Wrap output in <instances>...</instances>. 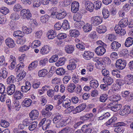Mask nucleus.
<instances>
[{"label":"nucleus","mask_w":133,"mask_h":133,"mask_svg":"<svg viewBox=\"0 0 133 133\" xmlns=\"http://www.w3.org/2000/svg\"><path fill=\"white\" fill-rule=\"evenodd\" d=\"M110 100L114 102H117L120 100L121 97L119 95H113L110 97Z\"/></svg>","instance_id":"46"},{"label":"nucleus","mask_w":133,"mask_h":133,"mask_svg":"<svg viewBox=\"0 0 133 133\" xmlns=\"http://www.w3.org/2000/svg\"><path fill=\"white\" fill-rule=\"evenodd\" d=\"M47 34L48 35V38L50 39H52L57 36L56 31L53 30H49Z\"/></svg>","instance_id":"23"},{"label":"nucleus","mask_w":133,"mask_h":133,"mask_svg":"<svg viewBox=\"0 0 133 133\" xmlns=\"http://www.w3.org/2000/svg\"><path fill=\"white\" fill-rule=\"evenodd\" d=\"M72 128L69 127H66L63 129L58 133H68L70 131H72Z\"/></svg>","instance_id":"50"},{"label":"nucleus","mask_w":133,"mask_h":133,"mask_svg":"<svg viewBox=\"0 0 133 133\" xmlns=\"http://www.w3.org/2000/svg\"><path fill=\"white\" fill-rule=\"evenodd\" d=\"M74 46L71 45H66L65 50L66 53L71 54L73 52L74 50Z\"/></svg>","instance_id":"21"},{"label":"nucleus","mask_w":133,"mask_h":133,"mask_svg":"<svg viewBox=\"0 0 133 133\" xmlns=\"http://www.w3.org/2000/svg\"><path fill=\"white\" fill-rule=\"evenodd\" d=\"M14 96L15 99L18 100L21 99L23 97V95L21 92H15Z\"/></svg>","instance_id":"49"},{"label":"nucleus","mask_w":133,"mask_h":133,"mask_svg":"<svg viewBox=\"0 0 133 133\" xmlns=\"http://www.w3.org/2000/svg\"><path fill=\"white\" fill-rule=\"evenodd\" d=\"M42 115L44 117H50L52 114V112L48 111L44 109H43L41 111Z\"/></svg>","instance_id":"31"},{"label":"nucleus","mask_w":133,"mask_h":133,"mask_svg":"<svg viewBox=\"0 0 133 133\" xmlns=\"http://www.w3.org/2000/svg\"><path fill=\"white\" fill-rule=\"evenodd\" d=\"M131 95L130 92H122L121 95L124 97H127L128 101H130L132 99L131 98Z\"/></svg>","instance_id":"37"},{"label":"nucleus","mask_w":133,"mask_h":133,"mask_svg":"<svg viewBox=\"0 0 133 133\" xmlns=\"http://www.w3.org/2000/svg\"><path fill=\"white\" fill-rule=\"evenodd\" d=\"M22 9L23 8L21 5L19 4H18L14 6L13 9L15 11L18 12L22 10Z\"/></svg>","instance_id":"57"},{"label":"nucleus","mask_w":133,"mask_h":133,"mask_svg":"<svg viewBox=\"0 0 133 133\" xmlns=\"http://www.w3.org/2000/svg\"><path fill=\"white\" fill-rule=\"evenodd\" d=\"M13 35L14 37L18 36L19 37H21L24 36V33L23 32L20 30H17L14 31Z\"/></svg>","instance_id":"48"},{"label":"nucleus","mask_w":133,"mask_h":133,"mask_svg":"<svg viewBox=\"0 0 133 133\" xmlns=\"http://www.w3.org/2000/svg\"><path fill=\"white\" fill-rule=\"evenodd\" d=\"M93 4L94 8L96 10L99 9L101 6V2L99 1L95 2Z\"/></svg>","instance_id":"47"},{"label":"nucleus","mask_w":133,"mask_h":133,"mask_svg":"<svg viewBox=\"0 0 133 133\" xmlns=\"http://www.w3.org/2000/svg\"><path fill=\"white\" fill-rule=\"evenodd\" d=\"M122 107L121 104H116L114 102L109 103L106 106L107 108L115 112L120 109Z\"/></svg>","instance_id":"2"},{"label":"nucleus","mask_w":133,"mask_h":133,"mask_svg":"<svg viewBox=\"0 0 133 133\" xmlns=\"http://www.w3.org/2000/svg\"><path fill=\"white\" fill-rule=\"evenodd\" d=\"M84 45V44L83 42H80L76 44V46L77 48L79 49L80 50L83 51L85 49Z\"/></svg>","instance_id":"45"},{"label":"nucleus","mask_w":133,"mask_h":133,"mask_svg":"<svg viewBox=\"0 0 133 133\" xmlns=\"http://www.w3.org/2000/svg\"><path fill=\"white\" fill-rule=\"evenodd\" d=\"M51 123V121L50 119H46L45 118L42 119L39 123L38 125L39 127L42 126V129L45 130L49 129Z\"/></svg>","instance_id":"1"},{"label":"nucleus","mask_w":133,"mask_h":133,"mask_svg":"<svg viewBox=\"0 0 133 133\" xmlns=\"http://www.w3.org/2000/svg\"><path fill=\"white\" fill-rule=\"evenodd\" d=\"M48 72V71L46 69H43L38 71V76L40 77H44L47 75Z\"/></svg>","instance_id":"42"},{"label":"nucleus","mask_w":133,"mask_h":133,"mask_svg":"<svg viewBox=\"0 0 133 133\" xmlns=\"http://www.w3.org/2000/svg\"><path fill=\"white\" fill-rule=\"evenodd\" d=\"M128 51L126 49H124L121 50L119 52V55L121 57H127L128 55Z\"/></svg>","instance_id":"32"},{"label":"nucleus","mask_w":133,"mask_h":133,"mask_svg":"<svg viewBox=\"0 0 133 133\" xmlns=\"http://www.w3.org/2000/svg\"><path fill=\"white\" fill-rule=\"evenodd\" d=\"M91 24L94 25H98L102 22V18L99 16H94L91 18Z\"/></svg>","instance_id":"5"},{"label":"nucleus","mask_w":133,"mask_h":133,"mask_svg":"<svg viewBox=\"0 0 133 133\" xmlns=\"http://www.w3.org/2000/svg\"><path fill=\"white\" fill-rule=\"evenodd\" d=\"M26 41L25 38L23 37H18L17 40V44H24Z\"/></svg>","instance_id":"56"},{"label":"nucleus","mask_w":133,"mask_h":133,"mask_svg":"<svg viewBox=\"0 0 133 133\" xmlns=\"http://www.w3.org/2000/svg\"><path fill=\"white\" fill-rule=\"evenodd\" d=\"M22 30L24 33H25L27 34L31 33L32 31V29L31 28L27 27L26 26H23L22 27Z\"/></svg>","instance_id":"53"},{"label":"nucleus","mask_w":133,"mask_h":133,"mask_svg":"<svg viewBox=\"0 0 133 133\" xmlns=\"http://www.w3.org/2000/svg\"><path fill=\"white\" fill-rule=\"evenodd\" d=\"M37 123L36 121H35L32 122L31 124L29 127V129L30 131H32L34 130L37 127Z\"/></svg>","instance_id":"52"},{"label":"nucleus","mask_w":133,"mask_h":133,"mask_svg":"<svg viewBox=\"0 0 133 133\" xmlns=\"http://www.w3.org/2000/svg\"><path fill=\"white\" fill-rule=\"evenodd\" d=\"M10 18L12 20H17L20 17L18 14L16 12H15L11 14Z\"/></svg>","instance_id":"51"},{"label":"nucleus","mask_w":133,"mask_h":133,"mask_svg":"<svg viewBox=\"0 0 133 133\" xmlns=\"http://www.w3.org/2000/svg\"><path fill=\"white\" fill-rule=\"evenodd\" d=\"M12 107L13 108L15 109L16 110L19 111L21 108V106H19V101L15 99L12 104Z\"/></svg>","instance_id":"25"},{"label":"nucleus","mask_w":133,"mask_h":133,"mask_svg":"<svg viewBox=\"0 0 133 133\" xmlns=\"http://www.w3.org/2000/svg\"><path fill=\"white\" fill-rule=\"evenodd\" d=\"M121 46V44L117 41H114L111 44V48L115 51H117Z\"/></svg>","instance_id":"15"},{"label":"nucleus","mask_w":133,"mask_h":133,"mask_svg":"<svg viewBox=\"0 0 133 133\" xmlns=\"http://www.w3.org/2000/svg\"><path fill=\"white\" fill-rule=\"evenodd\" d=\"M50 48L47 45H44L42 47L40 51L41 53L43 54H48L49 52Z\"/></svg>","instance_id":"24"},{"label":"nucleus","mask_w":133,"mask_h":133,"mask_svg":"<svg viewBox=\"0 0 133 133\" xmlns=\"http://www.w3.org/2000/svg\"><path fill=\"white\" fill-rule=\"evenodd\" d=\"M0 12L3 14L6 15L9 12V10L7 8L2 7L0 9Z\"/></svg>","instance_id":"63"},{"label":"nucleus","mask_w":133,"mask_h":133,"mask_svg":"<svg viewBox=\"0 0 133 133\" xmlns=\"http://www.w3.org/2000/svg\"><path fill=\"white\" fill-rule=\"evenodd\" d=\"M94 53L89 51H85L83 54V58L85 59L89 60L93 57Z\"/></svg>","instance_id":"16"},{"label":"nucleus","mask_w":133,"mask_h":133,"mask_svg":"<svg viewBox=\"0 0 133 133\" xmlns=\"http://www.w3.org/2000/svg\"><path fill=\"white\" fill-rule=\"evenodd\" d=\"M49 18V16L48 15H45L41 17L40 20L42 23H46L47 22Z\"/></svg>","instance_id":"55"},{"label":"nucleus","mask_w":133,"mask_h":133,"mask_svg":"<svg viewBox=\"0 0 133 133\" xmlns=\"http://www.w3.org/2000/svg\"><path fill=\"white\" fill-rule=\"evenodd\" d=\"M86 104L82 103L79 105L75 108V111L77 112H79L83 110L86 108Z\"/></svg>","instance_id":"22"},{"label":"nucleus","mask_w":133,"mask_h":133,"mask_svg":"<svg viewBox=\"0 0 133 133\" xmlns=\"http://www.w3.org/2000/svg\"><path fill=\"white\" fill-rule=\"evenodd\" d=\"M56 71L57 74L60 75H64L66 72L65 69L62 68H58L56 70Z\"/></svg>","instance_id":"43"},{"label":"nucleus","mask_w":133,"mask_h":133,"mask_svg":"<svg viewBox=\"0 0 133 133\" xmlns=\"http://www.w3.org/2000/svg\"><path fill=\"white\" fill-rule=\"evenodd\" d=\"M1 125L3 127L7 128L9 125V123L6 120L2 119L1 121Z\"/></svg>","instance_id":"58"},{"label":"nucleus","mask_w":133,"mask_h":133,"mask_svg":"<svg viewBox=\"0 0 133 133\" xmlns=\"http://www.w3.org/2000/svg\"><path fill=\"white\" fill-rule=\"evenodd\" d=\"M90 86L92 87L94 89L98 87L99 84L97 81L96 79L92 80L90 82Z\"/></svg>","instance_id":"40"},{"label":"nucleus","mask_w":133,"mask_h":133,"mask_svg":"<svg viewBox=\"0 0 133 133\" xmlns=\"http://www.w3.org/2000/svg\"><path fill=\"white\" fill-rule=\"evenodd\" d=\"M79 7V3L76 1L73 2L71 4V11L73 13H76L78 10Z\"/></svg>","instance_id":"11"},{"label":"nucleus","mask_w":133,"mask_h":133,"mask_svg":"<svg viewBox=\"0 0 133 133\" xmlns=\"http://www.w3.org/2000/svg\"><path fill=\"white\" fill-rule=\"evenodd\" d=\"M56 124V127L57 128H60V127H63L66 125V123L65 120L63 119L59 120L58 122L55 123Z\"/></svg>","instance_id":"26"},{"label":"nucleus","mask_w":133,"mask_h":133,"mask_svg":"<svg viewBox=\"0 0 133 133\" xmlns=\"http://www.w3.org/2000/svg\"><path fill=\"white\" fill-rule=\"evenodd\" d=\"M106 27L103 25H99L97 28L96 30L100 34L104 33L106 31Z\"/></svg>","instance_id":"28"},{"label":"nucleus","mask_w":133,"mask_h":133,"mask_svg":"<svg viewBox=\"0 0 133 133\" xmlns=\"http://www.w3.org/2000/svg\"><path fill=\"white\" fill-rule=\"evenodd\" d=\"M82 17V16L81 14L77 13L74 17V20L76 22L79 21H81Z\"/></svg>","instance_id":"59"},{"label":"nucleus","mask_w":133,"mask_h":133,"mask_svg":"<svg viewBox=\"0 0 133 133\" xmlns=\"http://www.w3.org/2000/svg\"><path fill=\"white\" fill-rule=\"evenodd\" d=\"M20 14L22 18L23 19H26L28 20L31 19L32 14L30 10L28 9H22L21 11Z\"/></svg>","instance_id":"3"},{"label":"nucleus","mask_w":133,"mask_h":133,"mask_svg":"<svg viewBox=\"0 0 133 133\" xmlns=\"http://www.w3.org/2000/svg\"><path fill=\"white\" fill-rule=\"evenodd\" d=\"M66 60V59L64 57L59 58L58 62L56 63V65L58 66L63 65L64 64Z\"/></svg>","instance_id":"38"},{"label":"nucleus","mask_w":133,"mask_h":133,"mask_svg":"<svg viewBox=\"0 0 133 133\" xmlns=\"http://www.w3.org/2000/svg\"><path fill=\"white\" fill-rule=\"evenodd\" d=\"M84 31L85 32H88L90 31L92 28V25L90 24L87 23L84 25L83 26H82Z\"/></svg>","instance_id":"36"},{"label":"nucleus","mask_w":133,"mask_h":133,"mask_svg":"<svg viewBox=\"0 0 133 133\" xmlns=\"http://www.w3.org/2000/svg\"><path fill=\"white\" fill-rule=\"evenodd\" d=\"M105 79L106 80L105 82L108 85H111L113 83V79L109 76H107L106 78L105 77L103 78V80Z\"/></svg>","instance_id":"44"},{"label":"nucleus","mask_w":133,"mask_h":133,"mask_svg":"<svg viewBox=\"0 0 133 133\" xmlns=\"http://www.w3.org/2000/svg\"><path fill=\"white\" fill-rule=\"evenodd\" d=\"M62 28L65 30H67L70 28L69 25L68 21L66 20H64L62 24Z\"/></svg>","instance_id":"41"},{"label":"nucleus","mask_w":133,"mask_h":133,"mask_svg":"<svg viewBox=\"0 0 133 133\" xmlns=\"http://www.w3.org/2000/svg\"><path fill=\"white\" fill-rule=\"evenodd\" d=\"M131 112L130 107L129 105H125L123 107L122 110H121L119 111V114L123 116L125 115H128Z\"/></svg>","instance_id":"6"},{"label":"nucleus","mask_w":133,"mask_h":133,"mask_svg":"<svg viewBox=\"0 0 133 133\" xmlns=\"http://www.w3.org/2000/svg\"><path fill=\"white\" fill-rule=\"evenodd\" d=\"M117 120V118L116 117L113 116L106 122L107 125H111L114 127L115 126L117 123L116 122Z\"/></svg>","instance_id":"17"},{"label":"nucleus","mask_w":133,"mask_h":133,"mask_svg":"<svg viewBox=\"0 0 133 133\" xmlns=\"http://www.w3.org/2000/svg\"><path fill=\"white\" fill-rule=\"evenodd\" d=\"M79 35V32L77 30L74 29L70 30V35L71 37H77Z\"/></svg>","instance_id":"27"},{"label":"nucleus","mask_w":133,"mask_h":133,"mask_svg":"<svg viewBox=\"0 0 133 133\" xmlns=\"http://www.w3.org/2000/svg\"><path fill=\"white\" fill-rule=\"evenodd\" d=\"M4 69H2V71L0 72V81L2 80V79L6 78L7 77L8 72Z\"/></svg>","instance_id":"34"},{"label":"nucleus","mask_w":133,"mask_h":133,"mask_svg":"<svg viewBox=\"0 0 133 133\" xmlns=\"http://www.w3.org/2000/svg\"><path fill=\"white\" fill-rule=\"evenodd\" d=\"M53 116L54 117L53 121L54 123H57L59 120L61 119L62 117V116L61 114L57 112L54 113L53 114Z\"/></svg>","instance_id":"20"},{"label":"nucleus","mask_w":133,"mask_h":133,"mask_svg":"<svg viewBox=\"0 0 133 133\" xmlns=\"http://www.w3.org/2000/svg\"><path fill=\"white\" fill-rule=\"evenodd\" d=\"M24 67V64L22 62H21L16 66L15 71L18 72L19 70H21Z\"/></svg>","instance_id":"60"},{"label":"nucleus","mask_w":133,"mask_h":133,"mask_svg":"<svg viewBox=\"0 0 133 133\" xmlns=\"http://www.w3.org/2000/svg\"><path fill=\"white\" fill-rule=\"evenodd\" d=\"M91 125V124L90 123L88 125H84L82 127V131L84 133H91L92 131Z\"/></svg>","instance_id":"10"},{"label":"nucleus","mask_w":133,"mask_h":133,"mask_svg":"<svg viewBox=\"0 0 133 133\" xmlns=\"http://www.w3.org/2000/svg\"><path fill=\"white\" fill-rule=\"evenodd\" d=\"M115 127V128L114 131L117 133H123L124 131V129L123 126H125L126 124L124 122H118Z\"/></svg>","instance_id":"4"},{"label":"nucleus","mask_w":133,"mask_h":133,"mask_svg":"<svg viewBox=\"0 0 133 133\" xmlns=\"http://www.w3.org/2000/svg\"><path fill=\"white\" fill-rule=\"evenodd\" d=\"M39 112L37 110H34L31 111L29 114V116L31 119H37L39 116Z\"/></svg>","instance_id":"13"},{"label":"nucleus","mask_w":133,"mask_h":133,"mask_svg":"<svg viewBox=\"0 0 133 133\" xmlns=\"http://www.w3.org/2000/svg\"><path fill=\"white\" fill-rule=\"evenodd\" d=\"M105 47L99 46L95 49V51L98 56L102 55L104 54L106 52Z\"/></svg>","instance_id":"9"},{"label":"nucleus","mask_w":133,"mask_h":133,"mask_svg":"<svg viewBox=\"0 0 133 133\" xmlns=\"http://www.w3.org/2000/svg\"><path fill=\"white\" fill-rule=\"evenodd\" d=\"M109 12L108 10L107 9L103 8L102 10V14L103 15V17L104 18H108L109 15Z\"/></svg>","instance_id":"61"},{"label":"nucleus","mask_w":133,"mask_h":133,"mask_svg":"<svg viewBox=\"0 0 133 133\" xmlns=\"http://www.w3.org/2000/svg\"><path fill=\"white\" fill-rule=\"evenodd\" d=\"M57 37L59 39H63L66 37L67 35L65 33H61L58 34Z\"/></svg>","instance_id":"64"},{"label":"nucleus","mask_w":133,"mask_h":133,"mask_svg":"<svg viewBox=\"0 0 133 133\" xmlns=\"http://www.w3.org/2000/svg\"><path fill=\"white\" fill-rule=\"evenodd\" d=\"M130 4L128 3H126L124 4L123 7V10L127 12H128L131 9Z\"/></svg>","instance_id":"62"},{"label":"nucleus","mask_w":133,"mask_h":133,"mask_svg":"<svg viewBox=\"0 0 133 133\" xmlns=\"http://www.w3.org/2000/svg\"><path fill=\"white\" fill-rule=\"evenodd\" d=\"M32 103V101L29 98H25L22 102V104L24 106L28 107Z\"/></svg>","instance_id":"30"},{"label":"nucleus","mask_w":133,"mask_h":133,"mask_svg":"<svg viewBox=\"0 0 133 133\" xmlns=\"http://www.w3.org/2000/svg\"><path fill=\"white\" fill-rule=\"evenodd\" d=\"M38 65V61H35L32 62L29 65L28 69L30 70L35 68Z\"/></svg>","instance_id":"39"},{"label":"nucleus","mask_w":133,"mask_h":133,"mask_svg":"<svg viewBox=\"0 0 133 133\" xmlns=\"http://www.w3.org/2000/svg\"><path fill=\"white\" fill-rule=\"evenodd\" d=\"M124 80L126 84L130 85L133 83V76L131 75H128L125 77Z\"/></svg>","instance_id":"14"},{"label":"nucleus","mask_w":133,"mask_h":133,"mask_svg":"<svg viewBox=\"0 0 133 133\" xmlns=\"http://www.w3.org/2000/svg\"><path fill=\"white\" fill-rule=\"evenodd\" d=\"M115 65L117 69L122 70L125 67L126 62L125 61H123L121 59H119L117 60Z\"/></svg>","instance_id":"7"},{"label":"nucleus","mask_w":133,"mask_h":133,"mask_svg":"<svg viewBox=\"0 0 133 133\" xmlns=\"http://www.w3.org/2000/svg\"><path fill=\"white\" fill-rule=\"evenodd\" d=\"M93 114L92 113H89L85 115H84L81 116L80 117V119L81 120H87L93 117Z\"/></svg>","instance_id":"29"},{"label":"nucleus","mask_w":133,"mask_h":133,"mask_svg":"<svg viewBox=\"0 0 133 133\" xmlns=\"http://www.w3.org/2000/svg\"><path fill=\"white\" fill-rule=\"evenodd\" d=\"M108 95L106 94H103L101 95L99 101L101 102H105L108 98Z\"/></svg>","instance_id":"54"},{"label":"nucleus","mask_w":133,"mask_h":133,"mask_svg":"<svg viewBox=\"0 0 133 133\" xmlns=\"http://www.w3.org/2000/svg\"><path fill=\"white\" fill-rule=\"evenodd\" d=\"M76 61L74 60V61L70 62L69 64L68 65L67 68L68 70H73L75 69L76 67V65L75 62H76Z\"/></svg>","instance_id":"33"},{"label":"nucleus","mask_w":133,"mask_h":133,"mask_svg":"<svg viewBox=\"0 0 133 133\" xmlns=\"http://www.w3.org/2000/svg\"><path fill=\"white\" fill-rule=\"evenodd\" d=\"M67 15V13L66 10L62 8L59 10V12H58L56 18L59 20H61L65 18Z\"/></svg>","instance_id":"8"},{"label":"nucleus","mask_w":133,"mask_h":133,"mask_svg":"<svg viewBox=\"0 0 133 133\" xmlns=\"http://www.w3.org/2000/svg\"><path fill=\"white\" fill-rule=\"evenodd\" d=\"M6 45L9 48H12L16 45L14 40L10 38H8L5 40Z\"/></svg>","instance_id":"12"},{"label":"nucleus","mask_w":133,"mask_h":133,"mask_svg":"<svg viewBox=\"0 0 133 133\" xmlns=\"http://www.w3.org/2000/svg\"><path fill=\"white\" fill-rule=\"evenodd\" d=\"M128 24V21L127 18H125L121 19L119 22L118 24L119 26L123 28L127 26Z\"/></svg>","instance_id":"18"},{"label":"nucleus","mask_w":133,"mask_h":133,"mask_svg":"<svg viewBox=\"0 0 133 133\" xmlns=\"http://www.w3.org/2000/svg\"><path fill=\"white\" fill-rule=\"evenodd\" d=\"M87 10L90 12H92L94 8L93 3L89 2H86L85 4Z\"/></svg>","instance_id":"19"},{"label":"nucleus","mask_w":133,"mask_h":133,"mask_svg":"<svg viewBox=\"0 0 133 133\" xmlns=\"http://www.w3.org/2000/svg\"><path fill=\"white\" fill-rule=\"evenodd\" d=\"M133 43V38L129 37L126 40L125 43V46L127 47H129Z\"/></svg>","instance_id":"35"}]
</instances>
